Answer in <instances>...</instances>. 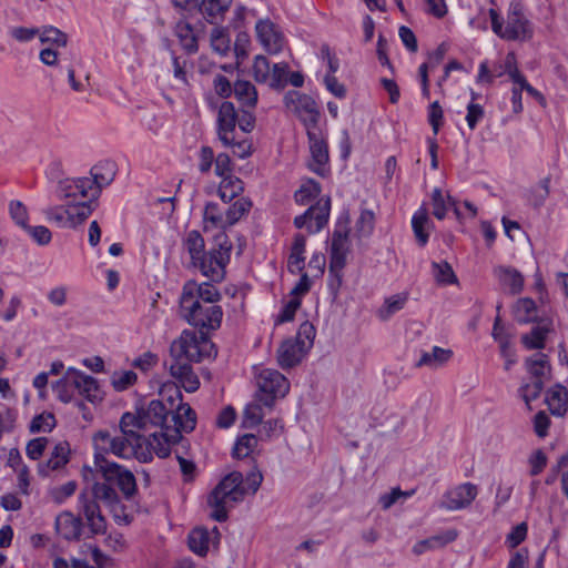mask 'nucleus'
<instances>
[{
  "label": "nucleus",
  "mask_w": 568,
  "mask_h": 568,
  "mask_svg": "<svg viewBox=\"0 0 568 568\" xmlns=\"http://www.w3.org/2000/svg\"><path fill=\"white\" fill-rule=\"evenodd\" d=\"M94 467L95 481L92 485V494L110 510L118 525H129L132 516L126 513L115 487L125 499H131L136 493L133 473L106 459L101 453H94Z\"/></svg>",
  "instance_id": "nucleus-1"
},
{
  "label": "nucleus",
  "mask_w": 568,
  "mask_h": 568,
  "mask_svg": "<svg viewBox=\"0 0 568 568\" xmlns=\"http://www.w3.org/2000/svg\"><path fill=\"white\" fill-rule=\"evenodd\" d=\"M222 295L212 283L187 281L179 298L180 316L199 329L216 331L220 328L223 310L217 304Z\"/></svg>",
  "instance_id": "nucleus-2"
},
{
  "label": "nucleus",
  "mask_w": 568,
  "mask_h": 568,
  "mask_svg": "<svg viewBox=\"0 0 568 568\" xmlns=\"http://www.w3.org/2000/svg\"><path fill=\"white\" fill-rule=\"evenodd\" d=\"M133 413H124L120 419L121 435L112 436L109 430H99L93 436L95 453L113 454L120 458L134 457L141 463L152 460L150 443L139 434Z\"/></svg>",
  "instance_id": "nucleus-3"
},
{
  "label": "nucleus",
  "mask_w": 568,
  "mask_h": 568,
  "mask_svg": "<svg viewBox=\"0 0 568 568\" xmlns=\"http://www.w3.org/2000/svg\"><path fill=\"white\" fill-rule=\"evenodd\" d=\"M246 494L242 473L232 471L226 475L207 497V505L213 509L211 518L219 523L226 521L227 508L242 501Z\"/></svg>",
  "instance_id": "nucleus-4"
},
{
  "label": "nucleus",
  "mask_w": 568,
  "mask_h": 568,
  "mask_svg": "<svg viewBox=\"0 0 568 568\" xmlns=\"http://www.w3.org/2000/svg\"><path fill=\"white\" fill-rule=\"evenodd\" d=\"M205 329H184L180 337L170 347L172 361H185L200 363L206 358H214L217 354L215 345L207 336Z\"/></svg>",
  "instance_id": "nucleus-5"
},
{
  "label": "nucleus",
  "mask_w": 568,
  "mask_h": 568,
  "mask_svg": "<svg viewBox=\"0 0 568 568\" xmlns=\"http://www.w3.org/2000/svg\"><path fill=\"white\" fill-rule=\"evenodd\" d=\"M232 242L225 232H219L214 236L213 246L209 251L203 252L199 261L193 262L191 265L197 268L203 276L207 277L211 282H222L226 274V265L230 262Z\"/></svg>",
  "instance_id": "nucleus-6"
},
{
  "label": "nucleus",
  "mask_w": 568,
  "mask_h": 568,
  "mask_svg": "<svg viewBox=\"0 0 568 568\" xmlns=\"http://www.w3.org/2000/svg\"><path fill=\"white\" fill-rule=\"evenodd\" d=\"M489 16L493 31L501 39L508 41H526L532 38V26L523 13L519 3L510 4L505 26L495 9L489 10Z\"/></svg>",
  "instance_id": "nucleus-7"
},
{
  "label": "nucleus",
  "mask_w": 568,
  "mask_h": 568,
  "mask_svg": "<svg viewBox=\"0 0 568 568\" xmlns=\"http://www.w3.org/2000/svg\"><path fill=\"white\" fill-rule=\"evenodd\" d=\"M256 400L267 408H272L276 398L284 397L290 389L287 378L278 371L264 368L257 377Z\"/></svg>",
  "instance_id": "nucleus-8"
},
{
  "label": "nucleus",
  "mask_w": 568,
  "mask_h": 568,
  "mask_svg": "<svg viewBox=\"0 0 568 568\" xmlns=\"http://www.w3.org/2000/svg\"><path fill=\"white\" fill-rule=\"evenodd\" d=\"M284 103L300 118L306 130L318 126L320 110L312 97L292 90L284 95Z\"/></svg>",
  "instance_id": "nucleus-9"
},
{
  "label": "nucleus",
  "mask_w": 568,
  "mask_h": 568,
  "mask_svg": "<svg viewBox=\"0 0 568 568\" xmlns=\"http://www.w3.org/2000/svg\"><path fill=\"white\" fill-rule=\"evenodd\" d=\"M331 211V200L321 199L314 205H311L303 214L294 219V225L297 229L306 227L311 234L320 232L328 222Z\"/></svg>",
  "instance_id": "nucleus-10"
},
{
  "label": "nucleus",
  "mask_w": 568,
  "mask_h": 568,
  "mask_svg": "<svg viewBox=\"0 0 568 568\" xmlns=\"http://www.w3.org/2000/svg\"><path fill=\"white\" fill-rule=\"evenodd\" d=\"M348 252V230L339 227L333 232L331 255H329V275L335 277L337 286L342 283V271L346 265V255Z\"/></svg>",
  "instance_id": "nucleus-11"
},
{
  "label": "nucleus",
  "mask_w": 568,
  "mask_h": 568,
  "mask_svg": "<svg viewBox=\"0 0 568 568\" xmlns=\"http://www.w3.org/2000/svg\"><path fill=\"white\" fill-rule=\"evenodd\" d=\"M170 410L159 399H152L146 409H139L133 417L136 418V429L146 430L149 426L161 427L171 430L172 425L169 424Z\"/></svg>",
  "instance_id": "nucleus-12"
},
{
  "label": "nucleus",
  "mask_w": 568,
  "mask_h": 568,
  "mask_svg": "<svg viewBox=\"0 0 568 568\" xmlns=\"http://www.w3.org/2000/svg\"><path fill=\"white\" fill-rule=\"evenodd\" d=\"M306 134L311 152L308 168L317 175L324 176L327 172V163L329 160L327 143L323 139L318 126L306 130Z\"/></svg>",
  "instance_id": "nucleus-13"
},
{
  "label": "nucleus",
  "mask_w": 568,
  "mask_h": 568,
  "mask_svg": "<svg viewBox=\"0 0 568 568\" xmlns=\"http://www.w3.org/2000/svg\"><path fill=\"white\" fill-rule=\"evenodd\" d=\"M99 498L92 494L81 493L79 496L80 509L87 520L92 535H104L106 532V519L102 515Z\"/></svg>",
  "instance_id": "nucleus-14"
},
{
  "label": "nucleus",
  "mask_w": 568,
  "mask_h": 568,
  "mask_svg": "<svg viewBox=\"0 0 568 568\" xmlns=\"http://www.w3.org/2000/svg\"><path fill=\"white\" fill-rule=\"evenodd\" d=\"M93 185L90 178L64 179L58 184V197L67 203L93 199Z\"/></svg>",
  "instance_id": "nucleus-15"
},
{
  "label": "nucleus",
  "mask_w": 568,
  "mask_h": 568,
  "mask_svg": "<svg viewBox=\"0 0 568 568\" xmlns=\"http://www.w3.org/2000/svg\"><path fill=\"white\" fill-rule=\"evenodd\" d=\"M477 494L478 489L476 485L471 483L460 484L445 493L440 507L447 510L467 508L475 500Z\"/></svg>",
  "instance_id": "nucleus-16"
},
{
  "label": "nucleus",
  "mask_w": 568,
  "mask_h": 568,
  "mask_svg": "<svg viewBox=\"0 0 568 568\" xmlns=\"http://www.w3.org/2000/svg\"><path fill=\"white\" fill-rule=\"evenodd\" d=\"M237 113L232 102L225 101L221 104L217 114V134L224 145L233 143Z\"/></svg>",
  "instance_id": "nucleus-17"
},
{
  "label": "nucleus",
  "mask_w": 568,
  "mask_h": 568,
  "mask_svg": "<svg viewBox=\"0 0 568 568\" xmlns=\"http://www.w3.org/2000/svg\"><path fill=\"white\" fill-rule=\"evenodd\" d=\"M255 30L260 42L268 53L276 54L283 49L284 38L272 21H257Z\"/></svg>",
  "instance_id": "nucleus-18"
},
{
  "label": "nucleus",
  "mask_w": 568,
  "mask_h": 568,
  "mask_svg": "<svg viewBox=\"0 0 568 568\" xmlns=\"http://www.w3.org/2000/svg\"><path fill=\"white\" fill-rule=\"evenodd\" d=\"M172 437L174 440L181 439V433H191L196 425V414L194 409L185 403H180L176 412L171 415Z\"/></svg>",
  "instance_id": "nucleus-19"
},
{
  "label": "nucleus",
  "mask_w": 568,
  "mask_h": 568,
  "mask_svg": "<svg viewBox=\"0 0 568 568\" xmlns=\"http://www.w3.org/2000/svg\"><path fill=\"white\" fill-rule=\"evenodd\" d=\"M71 448L68 442L58 443L45 463L38 465V473L42 477L49 476L51 470L62 469L70 462Z\"/></svg>",
  "instance_id": "nucleus-20"
},
{
  "label": "nucleus",
  "mask_w": 568,
  "mask_h": 568,
  "mask_svg": "<svg viewBox=\"0 0 568 568\" xmlns=\"http://www.w3.org/2000/svg\"><path fill=\"white\" fill-rule=\"evenodd\" d=\"M83 524L80 517L69 511H63L55 518L57 534L68 541L79 540L82 535Z\"/></svg>",
  "instance_id": "nucleus-21"
},
{
  "label": "nucleus",
  "mask_w": 568,
  "mask_h": 568,
  "mask_svg": "<svg viewBox=\"0 0 568 568\" xmlns=\"http://www.w3.org/2000/svg\"><path fill=\"white\" fill-rule=\"evenodd\" d=\"M308 351L293 338L282 342L277 349V362L282 368H291L297 365Z\"/></svg>",
  "instance_id": "nucleus-22"
},
{
  "label": "nucleus",
  "mask_w": 568,
  "mask_h": 568,
  "mask_svg": "<svg viewBox=\"0 0 568 568\" xmlns=\"http://www.w3.org/2000/svg\"><path fill=\"white\" fill-rule=\"evenodd\" d=\"M170 373L187 393H194L199 389L200 381L190 363L185 361H172Z\"/></svg>",
  "instance_id": "nucleus-23"
},
{
  "label": "nucleus",
  "mask_w": 568,
  "mask_h": 568,
  "mask_svg": "<svg viewBox=\"0 0 568 568\" xmlns=\"http://www.w3.org/2000/svg\"><path fill=\"white\" fill-rule=\"evenodd\" d=\"M233 0H201L199 1L197 11L211 24H219L224 20V16L229 10Z\"/></svg>",
  "instance_id": "nucleus-24"
},
{
  "label": "nucleus",
  "mask_w": 568,
  "mask_h": 568,
  "mask_svg": "<svg viewBox=\"0 0 568 568\" xmlns=\"http://www.w3.org/2000/svg\"><path fill=\"white\" fill-rule=\"evenodd\" d=\"M73 385L77 387L79 394L91 403H98L103 399V393L100 389L98 381L90 375H85L77 369Z\"/></svg>",
  "instance_id": "nucleus-25"
},
{
  "label": "nucleus",
  "mask_w": 568,
  "mask_h": 568,
  "mask_svg": "<svg viewBox=\"0 0 568 568\" xmlns=\"http://www.w3.org/2000/svg\"><path fill=\"white\" fill-rule=\"evenodd\" d=\"M457 536V530L448 529L442 534L434 535L429 538L416 542L413 547V552L418 556L427 550L443 548L446 545L455 541Z\"/></svg>",
  "instance_id": "nucleus-26"
},
{
  "label": "nucleus",
  "mask_w": 568,
  "mask_h": 568,
  "mask_svg": "<svg viewBox=\"0 0 568 568\" xmlns=\"http://www.w3.org/2000/svg\"><path fill=\"white\" fill-rule=\"evenodd\" d=\"M495 276L504 287L509 288L510 294H519L524 288V276L519 271L510 266H498L494 270Z\"/></svg>",
  "instance_id": "nucleus-27"
},
{
  "label": "nucleus",
  "mask_w": 568,
  "mask_h": 568,
  "mask_svg": "<svg viewBox=\"0 0 568 568\" xmlns=\"http://www.w3.org/2000/svg\"><path fill=\"white\" fill-rule=\"evenodd\" d=\"M91 181L94 182L93 199H98L102 187L109 185L115 176L114 164L111 162H103L94 165L91 169Z\"/></svg>",
  "instance_id": "nucleus-28"
},
{
  "label": "nucleus",
  "mask_w": 568,
  "mask_h": 568,
  "mask_svg": "<svg viewBox=\"0 0 568 568\" xmlns=\"http://www.w3.org/2000/svg\"><path fill=\"white\" fill-rule=\"evenodd\" d=\"M526 368L532 381H546L550 378L551 367L548 356L544 353H536L526 359Z\"/></svg>",
  "instance_id": "nucleus-29"
},
{
  "label": "nucleus",
  "mask_w": 568,
  "mask_h": 568,
  "mask_svg": "<svg viewBox=\"0 0 568 568\" xmlns=\"http://www.w3.org/2000/svg\"><path fill=\"white\" fill-rule=\"evenodd\" d=\"M175 36L179 39L181 47L187 53H195L199 49L197 39L194 34L193 28L190 22L185 20V18L180 19L174 29Z\"/></svg>",
  "instance_id": "nucleus-30"
},
{
  "label": "nucleus",
  "mask_w": 568,
  "mask_h": 568,
  "mask_svg": "<svg viewBox=\"0 0 568 568\" xmlns=\"http://www.w3.org/2000/svg\"><path fill=\"white\" fill-rule=\"evenodd\" d=\"M567 389L561 385H556L546 394V403L552 415L562 416L567 410Z\"/></svg>",
  "instance_id": "nucleus-31"
},
{
  "label": "nucleus",
  "mask_w": 568,
  "mask_h": 568,
  "mask_svg": "<svg viewBox=\"0 0 568 568\" xmlns=\"http://www.w3.org/2000/svg\"><path fill=\"white\" fill-rule=\"evenodd\" d=\"M453 355L450 349L434 346L430 352H424L416 363L417 367L428 366L430 368H438L447 363Z\"/></svg>",
  "instance_id": "nucleus-32"
},
{
  "label": "nucleus",
  "mask_w": 568,
  "mask_h": 568,
  "mask_svg": "<svg viewBox=\"0 0 568 568\" xmlns=\"http://www.w3.org/2000/svg\"><path fill=\"white\" fill-rule=\"evenodd\" d=\"M75 374L77 369L69 368L65 375L52 385L57 397L63 403H69L73 397L74 390H77V387L73 385Z\"/></svg>",
  "instance_id": "nucleus-33"
},
{
  "label": "nucleus",
  "mask_w": 568,
  "mask_h": 568,
  "mask_svg": "<svg viewBox=\"0 0 568 568\" xmlns=\"http://www.w3.org/2000/svg\"><path fill=\"white\" fill-rule=\"evenodd\" d=\"M252 201L248 197H239L227 210H225V229L236 224L243 216L247 215L252 209Z\"/></svg>",
  "instance_id": "nucleus-34"
},
{
  "label": "nucleus",
  "mask_w": 568,
  "mask_h": 568,
  "mask_svg": "<svg viewBox=\"0 0 568 568\" xmlns=\"http://www.w3.org/2000/svg\"><path fill=\"white\" fill-rule=\"evenodd\" d=\"M244 191V183L234 175L223 176L217 193L225 203L232 201Z\"/></svg>",
  "instance_id": "nucleus-35"
},
{
  "label": "nucleus",
  "mask_w": 568,
  "mask_h": 568,
  "mask_svg": "<svg viewBox=\"0 0 568 568\" xmlns=\"http://www.w3.org/2000/svg\"><path fill=\"white\" fill-rule=\"evenodd\" d=\"M97 199H88L80 202L68 203L70 222H73L72 227L84 222L94 211V201Z\"/></svg>",
  "instance_id": "nucleus-36"
},
{
  "label": "nucleus",
  "mask_w": 568,
  "mask_h": 568,
  "mask_svg": "<svg viewBox=\"0 0 568 568\" xmlns=\"http://www.w3.org/2000/svg\"><path fill=\"white\" fill-rule=\"evenodd\" d=\"M233 93L242 105L248 108H254L256 105L257 92L250 81L237 80L234 83Z\"/></svg>",
  "instance_id": "nucleus-37"
},
{
  "label": "nucleus",
  "mask_w": 568,
  "mask_h": 568,
  "mask_svg": "<svg viewBox=\"0 0 568 568\" xmlns=\"http://www.w3.org/2000/svg\"><path fill=\"white\" fill-rule=\"evenodd\" d=\"M170 430L153 433L149 438L151 454L155 453L160 458H165L170 455V444L176 443L172 437Z\"/></svg>",
  "instance_id": "nucleus-38"
},
{
  "label": "nucleus",
  "mask_w": 568,
  "mask_h": 568,
  "mask_svg": "<svg viewBox=\"0 0 568 568\" xmlns=\"http://www.w3.org/2000/svg\"><path fill=\"white\" fill-rule=\"evenodd\" d=\"M187 540L189 547L194 554L205 556L209 551L211 532L205 528L197 527L191 530Z\"/></svg>",
  "instance_id": "nucleus-39"
},
{
  "label": "nucleus",
  "mask_w": 568,
  "mask_h": 568,
  "mask_svg": "<svg viewBox=\"0 0 568 568\" xmlns=\"http://www.w3.org/2000/svg\"><path fill=\"white\" fill-rule=\"evenodd\" d=\"M514 317L518 323H530L537 318V306L534 300L519 298L514 306Z\"/></svg>",
  "instance_id": "nucleus-40"
},
{
  "label": "nucleus",
  "mask_w": 568,
  "mask_h": 568,
  "mask_svg": "<svg viewBox=\"0 0 568 568\" xmlns=\"http://www.w3.org/2000/svg\"><path fill=\"white\" fill-rule=\"evenodd\" d=\"M408 300L407 293L395 294L387 297L377 315L382 321L389 320L395 313L403 310Z\"/></svg>",
  "instance_id": "nucleus-41"
},
{
  "label": "nucleus",
  "mask_w": 568,
  "mask_h": 568,
  "mask_svg": "<svg viewBox=\"0 0 568 568\" xmlns=\"http://www.w3.org/2000/svg\"><path fill=\"white\" fill-rule=\"evenodd\" d=\"M429 223L426 209H419L412 219V227L419 246H425L428 242L429 234L426 227Z\"/></svg>",
  "instance_id": "nucleus-42"
},
{
  "label": "nucleus",
  "mask_w": 568,
  "mask_h": 568,
  "mask_svg": "<svg viewBox=\"0 0 568 568\" xmlns=\"http://www.w3.org/2000/svg\"><path fill=\"white\" fill-rule=\"evenodd\" d=\"M183 245L190 255L191 264L199 261L200 256H203V252L205 251L204 239L196 230H192L186 234Z\"/></svg>",
  "instance_id": "nucleus-43"
},
{
  "label": "nucleus",
  "mask_w": 568,
  "mask_h": 568,
  "mask_svg": "<svg viewBox=\"0 0 568 568\" xmlns=\"http://www.w3.org/2000/svg\"><path fill=\"white\" fill-rule=\"evenodd\" d=\"M432 273L435 281L440 285L456 284L458 281L453 267L446 261L433 262Z\"/></svg>",
  "instance_id": "nucleus-44"
},
{
  "label": "nucleus",
  "mask_w": 568,
  "mask_h": 568,
  "mask_svg": "<svg viewBox=\"0 0 568 568\" xmlns=\"http://www.w3.org/2000/svg\"><path fill=\"white\" fill-rule=\"evenodd\" d=\"M224 216L225 211L223 212L217 203H206L203 213V220L205 224H211L213 227L221 229L220 232H225Z\"/></svg>",
  "instance_id": "nucleus-45"
},
{
  "label": "nucleus",
  "mask_w": 568,
  "mask_h": 568,
  "mask_svg": "<svg viewBox=\"0 0 568 568\" xmlns=\"http://www.w3.org/2000/svg\"><path fill=\"white\" fill-rule=\"evenodd\" d=\"M321 193V185L314 180H308L302 184L301 187L295 192V202L302 205L310 203L313 199L317 197Z\"/></svg>",
  "instance_id": "nucleus-46"
},
{
  "label": "nucleus",
  "mask_w": 568,
  "mask_h": 568,
  "mask_svg": "<svg viewBox=\"0 0 568 568\" xmlns=\"http://www.w3.org/2000/svg\"><path fill=\"white\" fill-rule=\"evenodd\" d=\"M44 214L49 221L54 222L60 227H72L73 222H70L68 203L50 206L44 210Z\"/></svg>",
  "instance_id": "nucleus-47"
},
{
  "label": "nucleus",
  "mask_w": 568,
  "mask_h": 568,
  "mask_svg": "<svg viewBox=\"0 0 568 568\" xmlns=\"http://www.w3.org/2000/svg\"><path fill=\"white\" fill-rule=\"evenodd\" d=\"M257 444V438L253 434H245L235 443L232 456L237 459L247 457Z\"/></svg>",
  "instance_id": "nucleus-48"
},
{
  "label": "nucleus",
  "mask_w": 568,
  "mask_h": 568,
  "mask_svg": "<svg viewBox=\"0 0 568 568\" xmlns=\"http://www.w3.org/2000/svg\"><path fill=\"white\" fill-rule=\"evenodd\" d=\"M57 420L52 413H42L34 416L29 425L32 434L49 433L55 427Z\"/></svg>",
  "instance_id": "nucleus-49"
},
{
  "label": "nucleus",
  "mask_w": 568,
  "mask_h": 568,
  "mask_svg": "<svg viewBox=\"0 0 568 568\" xmlns=\"http://www.w3.org/2000/svg\"><path fill=\"white\" fill-rule=\"evenodd\" d=\"M138 375L133 371L114 372L111 376V385L116 392H123L136 383Z\"/></svg>",
  "instance_id": "nucleus-50"
},
{
  "label": "nucleus",
  "mask_w": 568,
  "mask_h": 568,
  "mask_svg": "<svg viewBox=\"0 0 568 568\" xmlns=\"http://www.w3.org/2000/svg\"><path fill=\"white\" fill-rule=\"evenodd\" d=\"M262 404H247L243 412L242 425L245 428H254L262 423L263 419Z\"/></svg>",
  "instance_id": "nucleus-51"
},
{
  "label": "nucleus",
  "mask_w": 568,
  "mask_h": 568,
  "mask_svg": "<svg viewBox=\"0 0 568 568\" xmlns=\"http://www.w3.org/2000/svg\"><path fill=\"white\" fill-rule=\"evenodd\" d=\"M315 335L316 329L314 325L311 322L305 321L300 325L296 336L292 338L298 342V344L305 349L310 351L313 346Z\"/></svg>",
  "instance_id": "nucleus-52"
},
{
  "label": "nucleus",
  "mask_w": 568,
  "mask_h": 568,
  "mask_svg": "<svg viewBox=\"0 0 568 568\" xmlns=\"http://www.w3.org/2000/svg\"><path fill=\"white\" fill-rule=\"evenodd\" d=\"M547 332L546 328L536 326L531 329L530 334L523 336L521 342L528 349H541L545 347Z\"/></svg>",
  "instance_id": "nucleus-53"
},
{
  "label": "nucleus",
  "mask_w": 568,
  "mask_h": 568,
  "mask_svg": "<svg viewBox=\"0 0 568 568\" xmlns=\"http://www.w3.org/2000/svg\"><path fill=\"white\" fill-rule=\"evenodd\" d=\"M211 45L214 51L226 54L230 49V38L225 28H214L211 32Z\"/></svg>",
  "instance_id": "nucleus-54"
},
{
  "label": "nucleus",
  "mask_w": 568,
  "mask_h": 568,
  "mask_svg": "<svg viewBox=\"0 0 568 568\" xmlns=\"http://www.w3.org/2000/svg\"><path fill=\"white\" fill-rule=\"evenodd\" d=\"M544 381L538 379L532 381L531 383H527L519 388V394L529 409H531L530 403L539 397L544 389Z\"/></svg>",
  "instance_id": "nucleus-55"
},
{
  "label": "nucleus",
  "mask_w": 568,
  "mask_h": 568,
  "mask_svg": "<svg viewBox=\"0 0 568 568\" xmlns=\"http://www.w3.org/2000/svg\"><path fill=\"white\" fill-rule=\"evenodd\" d=\"M40 40L42 43L50 42L57 47H65L68 43V36L58 28L49 26L43 28L40 33Z\"/></svg>",
  "instance_id": "nucleus-56"
},
{
  "label": "nucleus",
  "mask_w": 568,
  "mask_h": 568,
  "mask_svg": "<svg viewBox=\"0 0 568 568\" xmlns=\"http://www.w3.org/2000/svg\"><path fill=\"white\" fill-rule=\"evenodd\" d=\"M9 213L17 225L23 230L28 227V210L21 201L12 200L9 203Z\"/></svg>",
  "instance_id": "nucleus-57"
},
{
  "label": "nucleus",
  "mask_w": 568,
  "mask_h": 568,
  "mask_svg": "<svg viewBox=\"0 0 568 568\" xmlns=\"http://www.w3.org/2000/svg\"><path fill=\"white\" fill-rule=\"evenodd\" d=\"M270 62L264 55H256L253 63V75L258 83H265L270 79Z\"/></svg>",
  "instance_id": "nucleus-58"
},
{
  "label": "nucleus",
  "mask_w": 568,
  "mask_h": 568,
  "mask_svg": "<svg viewBox=\"0 0 568 568\" xmlns=\"http://www.w3.org/2000/svg\"><path fill=\"white\" fill-rule=\"evenodd\" d=\"M287 70V63H275L270 71V85L274 89L283 88L286 83Z\"/></svg>",
  "instance_id": "nucleus-59"
},
{
  "label": "nucleus",
  "mask_w": 568,
  "mask_h": 568,
  "mask_svg": "<svg viewBox=\"0 0 568 568\" xmlns=\"http://www.w3.org/2000/svg\"><path fill=\"white\" fill-rule=\"evenodd\" d=\"M374 213L369 210H363L356 222V231L361 236H368L374 230Z\"/></svg>",
  "instance_id": "nucleus-60"
},
{
  "label": "nucleus",
  "mask_w": 568,
  "mask_h": 568,
  "mask_svg": "<svg viewBox=\"0 0 568 568\" xmlns=\"http://www.w3.org/2000/svg\"><path fill=\"white\" fill-rule=\"evenodd\" d=\"M77 486L78 485L74 480L67 481L61 486L52 488L50 490V495L57 504H62L67 498L71 497L75 493Z\"/></svg>",
  "instance_id": "nucleus-61"
},
{
  "label": "nucleus",
  "mask_w": 568,
  "mask_h": 568,
  "mask_svg": "<svg viewBox=\"0 0 568 568\" xmlns=\"http://www.w3.org/2000/svg\"><path fill=\"white\" fill-rule=\"evenodd\" d=\"M301 306L300 297H292L287 303L284 304L280 314L277 315L275 323L283 324L294 318L296 311Z\"/></svg>",
  "instance_id": "nucleus-62"
},
{
  "label": "nucleus",
  "mask_w": 568,
  "mask_h": 568,
  "mask_svg": "<svg viewBox=\"0 0 568 568\" xmlns=\"http://www.w3.org/2000/svg\"><path fill=\"white\" fill-rule=\"evenodd\" d=\"M48 442L47 437H37L29 440L26 447L27 456L32 460H38L43 455Z\"/></svg>",
  "instance_id": "nucleus-63"
},
{
  "label": "nucleus",
  "mask_w": 568,
  "mask_h": 568,
  "mask_svg": "<svg viewBox=\"0 0 568 568\" xmlns=\"http://www.w3.org/2000/svg\"><path fill=\"white\" fill-rule=\"evenodd\" d=\"M527 530H528V527H527L526 523H520V524L516 525L510 530V532L507 535L506 544L510 548H516L525 540V538L527 536Z\"/></svg>",
  "instance_id": "nucleus-64"
}]
</instances>
